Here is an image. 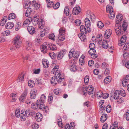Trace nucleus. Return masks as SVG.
I'll return each mask as SVG.
<instances>
[{"label":"nucleus","mask_w":129,"mask_h":129,"mask_svg":"<svg viewBox=\"0 0 129 129\" xmlns=\"http://www.w3.org/2000/svg\"><path fill=\"white\" fill-rule=\"evenodd\" d=\"M119 91L118 90H116L115 91L114 94V96L115 99H116L119 97Z\"/></svg>","instance_id":"obj_29"},{"label":"nucleus","mask_w":129,"mask_h":129,"mask_svg":"<svg viewBox=\"0 0 129 129\" xmlns=\"http://www.w3.org/2000/svg\"><path fill=\"white\" fill-rule=\"evenodd\" d=\"M73 50L71 49L70 50L69 54V56L70 58H71L72 57H73Z\"/></svg>","instance_id":"obj_57"},{"label":"nucleus","mask_w":129,"mask_h":129,"mask_svg":"<svg viewBox=\"0 0 129 129\" xmlns=\"http://www.w3.org/2000/svg\"><path fill=\"white\" fill-rule=\"evenodd\" d=\"M24 77V75H23L21 77V75L20 74L18 77V79L17 80V81L19 82L20 81H22L23 80Z\"/></svg>","instance_id":"obj_49"},{"label":"nucleus","mask_w":129,"mask_h":129,"mask_svg":"<svg viewBox=\"0 0 129 129\" xmlns=\"http://www.w3.org/2000/svg\"><path fill=\"white\" fill-rule=\"evenodd\" d=\"M32 45L31 42H28L27 43L26 49L27 50H29L32 47Z\"/></svg>","instance_id":"obj_36"},{"label":"nucleus","mask_w":129,"mask_h":129,"mask_svg":"<svg viewBox=\"0 0 129 129\" xmlns=\"http://www.w3.org/2000/svg\"><path fill=\"white\" fill-rule=\"evenodd\" d=\"M14 26V24L13 23L9 22L7 23L6 25V28L8 29L12 28Z\"/></svg>","instance_id":"obj_18"},{"label":"nucleus","mask_w":129,"mask_h":129,"mask_svg":"<svg viewBox=\"0 0 129 129\" xmlns=\"http://www.w3.org/2000/svg\"><path fill=\"white\" fill-rule=\"evenodd\" d=\"M122 28L124 31H125L127 29V25L126 22L123 21L122 24Z\"/></svg>","instance_id":"obj_38"},{"label":"nucleus","mask_w":129,"mask_h":129,"mask_svg":"<svg viewBox=\"0 0 129 129\" xmlns=\"http://www.w3.org/2000/svg\"><path fill=\"white\" fill-rule=\"evenodd\" d=\"M32 126L34 129H37L39 127V125L35 123L33 124Z\"/></svg>","instance_id":"obj_61"},{"label":"nucleus","mask_w":129,"mask_h":129,"mask_svg":"<svg viewBox=\"0 0 129 129\" xmlns=\"http://www.w3.org/2000/svg\"><path fill=\"white\" fill-rule=\"evenodd\" d=\"M82 56V57H81V59H79V64L81 65H83L84 62V56Z\"/></svg>","instance_id":"obj_56"},{"label":"nucleus","mask_w":129,"mask_h":129,"mask_svg":"<svg viewBox=\"0 0 129 129\" xmlns=\"http://www.w3.org/2000/svg\"><path fill=\"white\" fill-rule=\"evenodd\" d=\"M111 106L110 105H108L107 107L106 108V111L107 112L109 113L111 112Z\"/></svg>","instance_id":"obj_55"},{"label":"nucleus","mask_w":129,"mask_h":129,"mask_svg":"<svg viewBox=\"0 0 129 129\" xmlns=\"http://www.w3.org/2000/svg\"><path fill=\"white\" fill-rule=\"evenodd\" d=\"M64 56V54H63V53L60 52L57 56V59L58 60H60Z\"/></svg>","instance_id":"obj_41"},{"label":"nucleus","mask_w":129,"mask_h":129,"mask_svg":"<svg viewBox=\"0 0 129 129\" xmlns=\"http://www.w3.org/2000/svg\"><path fill=\"white\" fill-rule=\"evenodd\" d=\"M46 100V97L45 95L44 94H42L41 96L40 100H39L40 102H43L45 101Z\"/></svg>","instance_id":"obj_39"},{"label":"nucleus","mask_w":129,"mask_h":129,"mask_svg":"<svg viewBox=\"0 0 129 129\" xmlns=\"http://www.w3.org/2000/svg\"><path fill=\"white\" fill-rule=\"evenodd\" d=\"M49 54L50 56L52 59H54L55 58L56 55L54 52H50L49 53Z\"/></svg>","instance_id":"obj_52"},{"label":"nucleus","mask_w":129,"mask_h":129,"mask_svg":"<svg viewBox=\"0 0 129 129\" xmlns=\"http://www.w3.org/2000/svg\"><path fill=\"white\" fill-rule=\"evenodd\" d=\"M55 73V77L58 78L59 77H61L62 76H63L61 75V72L59 71V70L57 71L54 72Z\"/></svg>","instance_id":"obj_26"},{"label":"nucleus","mask_w":129,"mask_h":129,"mask_svg":"<svg viewBox=\"0 0 129 129\" xmlns=\"http://www.w3.org/2000/svg\"><path fill=\"white\" fill-rule=\"evenodd\" d=\"M105 107H103V106L101 107L100 111V112L101 114H102L105 112Z\"/></svg>","instance_id":"obj_54"},{"label":"nucleus","mask_w":129,"mask_h":129,"mask_svg":"<svg viewBox=\"0 0 129 129\" xmlns=\"http://www.w3.org/2000/svg\"><path fill=\"white\" fill-rule=\"evenodd\" d=\"M16 16L14 13H11L9 15L8 19L9 20L14 19L16 17Z\"/></svg>","instance_id":"obj_31"},{"label":"nucleus","mask_w":129,"mask_h":129,"mask_svg":"<svg viewBox=\"0 0 129 129\" xmlns=\"http://www.w3.org/2000/svg\"><path fill=\"white\" fill-rule=\"evenodd\" d=\"M96 50L94 49H90V50L88 51L90 55L94 54Z\"/></svg>","instance_id":"obj_60"},{"label":"nucleus","mask_w":129,"mask_h":129,"mask_svg":"<svg viewBox=\"0 0 129 129\" xmlns=\"http://www.w3.org/2000/svg\"><path fill=\"white\" fill-rule=\"evenodd\" d=\"M59 34L60 35H62V36H63L65 33V29L64 28L61 27L59 30Z\"/></svg>","instance_id":"obj_25"},{"label":"nucleus","mask_w":129,"mask_h":129,"mask_svg":"<svg viewBox=\"0 0 129 129\" xmlns=\"http://www.w3.org/2000/svg\"><path fill=\"white\" fill-rule=\"evenodd\" d=\"M42 110L45 113H47L48 111V107L47 106H45Z\"/></svg>","instance_id":"obj_62"},{"label":"nucleus","mask_w":129,"mask_h":129,"mask_svg":"<svg viewBox=\"0 0 129 129\" xmlns=\"http://www.w3.org/2000/svg\"><path fill=\"white\" fill-rule=\"evenodd\" d=\"M45 44L43 45L41 47V50L43 53H46L47 49L55 50H56L57 48L56 46L53 44L45 43Z\"/></svg>","instance_id":"obj_1"},{"label":"nucleus","mask_w":129,"mask_h":129,"mask_svg":"<svg viewBox=\"0 0 129 129\" xmlns=\"http://www.w3.org/2000/svg\"><path fill=\"white\" fill-rule=\"evenodd\" d=\"M89 80V77L88 76H86L84 78V82L86 84H88Z\"/></svg>","instance_id":"obj_51"},{"label":"nucleus","mask_w":129,"mask_h":129,"mask_svg":"<svg viewBox=\"0 0 129 129\" xmlns=\"http://www.w3.org/2000/svg\"><path fill=\"white\" fill-rule=\"evenodd\" d=\"M59 68V67L58 65H56V66H55L51 71L52 73L54 74V72L58 71Z\"/></svg>","instance_id":"obj_44"},{"label":"nucleus","mask_w":129,"mask_h":129,"mask_svg":"<svg viewBox=\"0 0 129 129\" xmlns=\"http://www.w3.org/2000/svg\"><path fill=\"white\" fill-rule=\"evenodd\" d=\"M6 19H5L3 18V19H2L0 22V24L1 26H3L5 24L6 21Z\"/></svg>","instance_id":"obj_50"},{"label":"nucleus","mask_w":129,"mask_h":129,"mask_svg":"<svg viewBox=\"0 0 129 129\" xmlns=\"http://www.w3.org/2000/svg\"><path fill=\"white\" fill-rule=\"evenodd\" d=\"M97 26L100 28H102L104 27L103 24L100 21H98L97 23Z\"/></svg>","instance_id":"obj_43"},{"label":"nucleus","mask_w":129,"mask_h":129,"mask_svg":"<svg viewBox=\"0 0 129 129\" xmlns=\"http://www.w3.org/2000/svg\"><path fill=\"white\" fill-rule=\"evenodd\" d=\"M27 93V90L26 89L19 98V99L20 101L23 102L24 101V99L26 96Z\"/></svg>","instance_id":"obj_7"},{"label":"nucleus","mask_w":129,"mask_h":129,"mask_svg":"<svg viewBox=\"0 0 129 129\" xmlns=\"http://www.w3.org/2000/svg\"><path fill=\"white\" fill-rule=\"evenodd\" d=\"M46 29H44V30L42 31H41L40 33V35L41 37H43L45 35L47 34L48 32V31Z\"/></svg>","instance_id":"obj_23"},{"label":"nucleus","mask_w":129,"mask_h":129,"mask_svg":"<svg viewBox=\"0 0 129 129\" xmlns=\"http://www.w3.org/2000/svg\"><path fill=\"white\" fill-rule=\"evenodd\" d=\"M26 115L25 114L24 112L20 114V118L21 120L22 121L25 120L26 118Z\"/></svg>","instance_id":"obj_32"},{"label":"nucleus","mask_w":129,"mask_h":129,"mask_svg":"<svg viewBox=\"0 0 129 129\" xmlns=\"http://www.w3.org/2000/svg\"><path fill=\"white\" fill-rule=\"evenodd\" d=\"M36 104L37 108H39L41 110H42L45 106L43 102H42L39 100H38L36 102Z\"/></svg>","instance_id":"obj_6"},{"label":"nucleus","mask_w":129,"mask_h":129,"mask_svg":"<svg viewBox=\"0 0 129 129\" xmlns=\"http://www.w3.org/2000/svg\"><path fill=\"white\" fill-rule=\"evenodd\" d=\"M101 116L100 120L102 122H104L106 120L107 118V115L106 114H103Z\"/></svg>","instance_id":"obj_20"},{"label":"nucleus","mask_w":129,"mask_h":129,"mask_svg":"<svg viewBox=\"0 0 129 129\" xmlns=\"http://www.w3.org/2000/svg\"><path fill=\"white\" fill-rule=\"evenodd\" d=\"M65 39L64 36H62V35H60V34H59L58 37L57 39L56 40V42L57 44H59V42L60 41H63Z\"/></svg>","instance_id":"obj_16"},{"label":"nucleus","mask_w":129,"mask_h":129,"mask_svg":"<svg viewBox=\"0 0 129 129\" xmlns=\"http://www.w3.org/2000/svg\"><path fill=\"white\" fill-rule=\"evenodd\" d=\"M64 13L67 16L69 15V9L68 7H66L64 9Z\"/></svg>","instance_id":"obj_48"},{"label":"nucleus","mask_w":129,"mask_h":129,"mask_svg":"<svg viewBox=\"0 0 129 129\" xmlns=\"http://www.w3.org/2000/svg\"><path fill=\"white\" fill-rule=\"evenodd\" d=\"M33 71L34 73L36 74H38L40 71V69H34L33 70Z\"/></svg>","instance_id":"obj_63"},{"label":"nucleus","mask_w":129,"mask_h":129,"mask_svg":"<svg viewBox=\"0 0 129 129\" xmlns=\"http://www.w3.org/2000/svg\"><path fill=\"white\" fill-rule=\"evenodd\" d=\"M73 57L75 58H78L79 55V52L77 51H74Z\"/></svg>","instance_id":"obj_42"},{"label":"nucleus","mask_w":129,"mask_h":129,"mask_svg":"<svg viewBox=\"0 0 129 129\" xmlns=\"http://www.w3.org/2000/svg\"><path fill=\"white\" fill-rule=\"evenodd\" d=\"M80 29L81 34L85 35L86 34V32H88L87 29H86L84 25H81L80 26Z\"/></svg>","instance_id":"obj_10"},{"label":"nucleus","mask_w":129,"mask_h":129,"mask_svg":"<svg viewBox=\"0 0 129 129\" xmlns=\"http://www.w3.org/2000/svg\"><path fill=\"white\" fill-rule=\"evenodd\" d=\"M42 115L41 113H38L36 114V119L37 121L39 122L41 121L42 120Z\"/></svg>","instance_id":"obj_12"},{"label":"nucleus","mask_w":129,"mask_h":129,"mask_svg":"<svg viewBox=\"0 0 129 129\" xmlns=\"http://www.w3.org/2000/svg\"><path fill=\"white\" fill-rule=\"evenodd\" d=\"M116 18L117 20L116 21V23H119V22H122V20L123 17L121 14H119L116 16Z\"/></svg>","instance_id":"obj_17"},{"label":"nucleus","mask_w":129,"mask_h":129,"mask_svg":"<svg viewBox=\"0 0 129 129\" xmlns=\"http://www.w3.org/2000/svg\"><path fill=\"white\" fill-rule=\"evenodd\" d=\"M64 79V76H62L61 77H60L59 78L58 80H57V78L55 77H52L51 79V83L53 85L57 84L58 82L59 83L61 82Z\"/></svg>","instance_id":"obj_4"},{"label":"nucleus","mask_w":129,"mask_h":129,"mask_svg":"<svg viewBox=\"0 0 129 129\" xmlns=\"http://www.w3.org/2000/svg\"><path fill=\"white\" fill-rule=\"evenodd\" d=\"M94 61L92 60H89L88 63V65L90 67H92L94 64Z\"/></svg>","instance_id":"obj_64"},{"label":"nucleus","mask_w":129,"mask_h":129,"mask_svg":"<svg viewBox=\"0 0 129 129\" xmlns=\"http://www.w3.org/2000/svg\"><path fill=\"white\" fill-rule=\"evenodd\" d=\"M27 29L28 32L30 34L32 35L35 33V28L33 26H28L27 28Z\"/></svg>","instance_id":"obj_11"},{"label":"nucleus","mask_w":129,"mask_h":129,"mask_svg":"<svg viewBox=\"0 0 129 129\" xmlns=\"http://www.w3.org/2000/svg\"><path fill=\"white\" fill-rule=\"evenodd\" d=\"M119 95H120L121 96L124 97L125 96V93L124 90L123 89H121L119 91Z\"/></svg>","instance_id":"obj_40"},{"label":"nucleus","mask_w":129,"mask_h":129,"mask_svg":"<svg viewBox=\"0 0 129 129\" xmlns=\"http://www.w3.org/2000/svg\"><path fill=\"white\" fill-rule=\"evenodd\" d=\"M111 78L110 76H108L105 78L104 80V82L105 83L108 84L111 81Z\"/></svg>","instance_id":"obj_27"},{"label":"nucleus","mask_w":129,"mask_h":129,"mask_svg":"<svg viewBox=\"0 0 129 129\" xmlns=\"http://www.w3.org/2000/svg\"><path fill=\"white\" fill-rule=\"evenodd\" d=\"M38 27L40 29H42L44 26V24L43 22H40L39 23Z\"/></svg>","instance_id":"obj_46"},{"label":"nucleus","mask_w":129,"mask_h":129,"mask_svg":"<svg viewBox=\"0 0 129 129\" xmlns=\"http://www.w3.org/2000/svg\"><path fill=\"white\" fill-rule=\"evenodd\" d=\"M53 94L52 93H50L49 94L48 100L49 103H50L52 102V101L53 100Z\"/></svg>","instance_id":"obj_37"},{"label":"nucleus","mask_w":129,"mask_h":129,"mask_svg":"<svg viewBox=\"0 0 129 129\" xmlns=\"http://www.w3.org/2000/svg\"><path fill=\"white\" fill-rule=\"evenodd\" d=\"M21 24V23L19 22H17L16 25L15 27V29L17 31L19 29L20 27Z\"/></svg>","instance_id":"obj_53"},{"label":"nucleus","mask_w":129,"mask_h":129,"mask_svg":"<svg viewBox=\"0 0 129 129\" xmlns=\"http://www.w3.org/2000/svg\"><path fill=\"white\" fill-rule=\"evenodd\" d=\"M121 22H119V23H116L115 27V29L116 34L118 35H122L123 34V31H122L121 27L120 26Z\"/></svg>","instance_id":"obj_3"},{"label":"nucleus","mask_w":129,"mask_h":129,"mask_svg":"<svg viewBox=\"0 0 129 129\" xmlns=\"http://www.w3.org/2000/svg\"><path fill=\"white\" fill-rule=\"evenodd\" d=\"M94 88L92 87L91 85H90L88 86L87 88L86 89V91L87 92L88 94H91L92 93V90Z\"/></svg>","instance_id":"obj_19"},{"label":"nucleus","mask_w":129,"mask_h":129,"mask_svg":"<svg viewBox=\"0 0 129 129\" xmlns=\"http://www.w3.org/2000/svg\"><path fill=\"white\" fill-rule=\"evenodd\" d=\"M109 16L110 19H112L114 18L115 16L114 12L113 11V12H111L110 13H109Z\"/></svg>","instance_id":"obj_47"},{"label":"nucleus","mask_w":129,"mask_h":129,"mask_svg":"<svg viewBox=\"0 0 129 129\" xmlns=\"http://www.w3.org/2000/svg\"><path fill=\"white\" fill-rule=\"evenodd\" d=\"M111 34V30L108 29L106 31L104 36L106 38L108 39L110 37Z\"/></svg>","instance_id":"obj_13"},{"label":"nucleus","mask_w":129,"mask_h":129,"mask_svg":"<svg viewBox=\"0 0 129 129\" xmlns=\"http://www.w3.org/2000/svg\"><path fill=\"white\" fill-rule=\"evenodd\" d=\"M15 116L16 117H19L20 116V112L19 110H16L15 111Z\"/></svg>","instance_id":"obj_59"},{"label":"nucleus","mask_w":129,"mask_h":129,"mask_svg":"<svg viewBox=\"0 0 129 129\" xmlns=\"http://www.w3.org/2000/svg\"><path fill=\"white\" fill-rule=\"evenodd\" d=\"M21 41L20 39V37L18 36H17L13 39V43L14 45L16 48H19L21 46Z\"/></svg>","instance_id":"obj_2"},{"label":"nucleus","mask_w":129,"mask_h":129,"mask_svg":"<svg viewBox=\"0 0 129 129\" xmlns=\"http://www.w3.org/2000/svg\"><path fill=\"white\" fill-rule=\"evenodd\" d=\"M32 21V19L31 17H28L24 22L23 24V26L25 27L27 26Z\"/></svg>","instance_id":"obj_8"},{"label":"nucleus","mask_w":129,"mask_h":129,"mask_svg":"<svg viewBox=\"0 0 129 129\" xmlns=\"http://www.w3.org/2000/svg\"><path fill=\"white\" fill-rule=\"evenodd\" d=\"M28 84L29 87L32 88L35 85V83L32 80H29L28 82Z\"/></svg>","instance_id":"obj_35"},{"label":"nucleus","mask_w":129,"mask_h":129,"mask_svg":"<svg viewBox=\"0 0 129 129\" xmlns=\"http://www.w3.org/2000/svg\"><path fill=\"white\" fill-rule=\"evenodd\" d=\"M25 113L26 115L27 116H29L30 114L32 115L33 114V112H31L29 109H28L25 112Z\"/></svg>","instance_id":"obj_33"},{"label":"nucleus","mask_w":129,"mask_h":129,"mask_svg":"<svg viewBox=\"0 0 129 129\" xmlns=\"http://www.w3.org/2000/svg\"><path fill=\"white\" fill-rule=\"evenodd\" d=\"M42 63L44 67L46 68H47L49 66V63L47 60H45V59H43L42 60Z\"/></svg>","instance_id":"obj_15"},{"label":"nucleus","mask_w":129,"mask_h":129,"mask_svg":"<svg viewBox=\"0 0 129 129\" xmlns=\"http://www.w3.org/2000/svg\"><path fill=\"white\" fill-rule=\"evenodd\" d=\"M90 18L91 19V20L92 21H94V20L95 19V17L94 15L93 14H91L90 15Z\"/></svg>","instance_id":"obj_58"},{"label":"nucleus","mask_w":129,"mask_h":129,"mask_svg":"<svg viewBox=\"0 0 129 129\" xmlns=\"http://www.w3.org/2000/svg\"><path fill=\"white\" fill-rule=\"evenodd\" d=\"M69 68L70 70L72 72H75L77 70L76 66L74 65L70 66Z\"/></svg>","instance_id":"obj_24"},{"label":"nucleus","mask_w":129,"mask_h":129,"mask_svg":"<svg viewBox=\"0 0 129 129\" xmlns=\"http://www.w3.org/2000/svg\"><path fill=\"white\" fill-rule=\"evenodd\" d=\"M100 44L102 45L103 47L105 49L107 48L108 47V43L106 41H103Z\"/></svg>","instance_id":"obj_21"},{"label":"nucleus","mask_w":129,"mask_h":129,"mask_svg":"<svg viewBox=\"0 0 129 129\" xmlns=\"http://www.w3.org/2000/svg\"><path fill=\"white\" fill-rule=\"evenodd\" d=\"M106 10L107 12L111 13L113 11L112 7L110 6L109 5L107 6L106 7Z\"/></svg>","instance_id":"obj_28"},{"label":"nucleus","mask_w":129,"mask_h":129,"mask_svg":"<svg viewBox=\"0 0 129 129\" xmlns=\"http://www.w3.org/2000/svg\"><path fill=\"white\" fill-rule=\"evenodd\" d=\"M85 26L87 28V31L89 32L91 31L90 27V22L89 20L87 18H86L84 20Z\"/></svg>","instance_id":"obj_5"},{"label":"nucleus","mask_w":129,"mask_h":129,"mask_svg":"<svg viewBox=\"0 0 129 129\" xmlns=\"http://www.w3.org/2000/svg\"><path fill=\"white\" fill-rule=\"evenodd\" d=\"M10 33V31L9 30L4 31L2 33L3 35L4 36H6L9 35Z\"/></svg>","instance_id":"obj_45"},{"label":"nucleus","mask_w":129,"mask_h":129,"mask_svg":"<svg viewBox=\"0 0 129 129\" xmlns=\"http://www.w3.org/2000/svg\"><path fill=\"white\" fill-rule=\"evenodd\" d=\"M31 10L30 8H28L25 12V15L26 17H28L30 15Z\"/></svg>","instance_id":"obj_30"},{"label":"nucleus","mask_w":129,"mask_h":129,"mask_svg":"<svg viewBox=\"0 0 129 129\" xmlns=\"http://www.w3.org/2000/svg\"><path fill=\"white\" fill-rule=\"evenodd\" d=\"M126 37L125 35H123L121 37L120 41L119 42V45L121 46L123 45L125 42L126 40Z\"/></svg>","instance_id":"obj_14"},{"label":"nucleus","mask_w":129,"mask_h":129,"mask_svg":"<svg viewBox=\"0 0 129 129\" xmlns=\"http://www.w3.org/2000/svg\"><path fill=\"white\" fill-rule=\"evenodd\" d=\"M97 40L98 41V42L99 44H100L101 43V42L102 39V36L101 34H99L97 36Z\"/></svg>","instance_id":"obj_22"},{"label":"nucleus","mask_w":129,"mask_h":129,"mask_svg":"<svg viewBox=\"0 0 129 129\" xmlns=\"http://www.w3.org/2000/svg\"><path fill=\"white\" fill-rule=\"evenodd\" d=\"M32 23L35 25H36L39 23V19L38 18L35 17L32 20Z\"/></svg>","instance_id":"obj_34"},{"label":"nucleus","mask_w":129,"mask_h":129,"mask_svg":"<svg viewBox=\"0 0 129 129\" xmlns=\"http://www.w3.org/2000/svg\"><path fill=\"white\" fill-rule=\"evenodd\" d=\"M80 11V9L79 7H75L73 9V15H76L79 14Z\"/></svg>","instance_id":"obj_9"}]
</instances>
